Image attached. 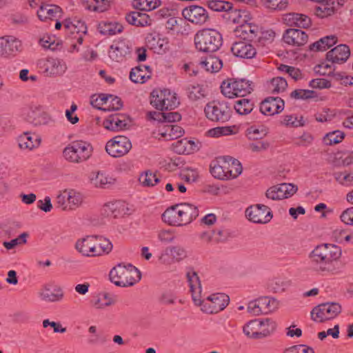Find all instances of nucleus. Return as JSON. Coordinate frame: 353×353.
<instances>
[{"label":"nucleus","instance_id":"obj_45","mask_svg":"<svg viewBox=\"0 0 353 353\" xmlns=\"http://www.w3.org/2000/svg\"><path fill=\"white\" fill-rule=\"evenodd\" d=\"M333 176L334 179L342 185H353V170L349 172H334Z\"/></svg>","mask_w":353,"mask_h":353},{"label":"nucleus","instance_id":"obj_28","mask_svg":"<svg viewBox=\"0 0 353 353\" xmlns=\"http://www.w3.org/2000/svg\"><path fill=\"white\" fill-rule=\"evenodd\" d=\"M283 21L288 26H296L301 28H307L311 24V20L307 16L294 12L284 14Z\"/></svg>","mask_w":353,"mask_h":353},{"label":"nucleus","instance_id":"obj_60","mask_svg":"<svg viewBox=\"0 0 353 353\" xmlns=\"http://www.w3.org/2000/svg\"><path fill=\"white\" fill-rule=\"evenodd\" d=\"M108 95L109 94L104 93L93 95L92 97L91 104L95 108L105 110L104 107L107 105Z\"/></svg>","mask_w":353,"mask_h":353},{"label":"nucleus","instance_id":"obj_5","mask_svg":"<svg viewBox=\"0 0 353 353\" xmlns=\"http://www.w3.org/2000/svg\"><path fill=\"white\" fill-rule=\"evenodd\" d=\"M92 148L85 141H75L68 145L63 151L64 159L71 163L85 161L91 155Z\"/></svg>","mask_w":353,"mask_h":353},{"label":"nucleus","instance_id":"obj_38","mask_svg":"<svg viewBox=\"0 0 353 353\" xmlns=\"http://www.w3.org/2000/svg\"><path fill=\"white\" fill-rule=\"evenodd\" d=\"M336 42L337 37L336 36H326L311 44L310 46V49L313 51H325L336 44Z\"/></svg>","mask_w":353,"mask_h":353},{"label":"nucleus","instance_id":"obj_3","mask_svg":"<svg viewBox=\"0 0 353 353\" xmlns=\"http://www.w3.org/2000/svg\"><path fill=\"white\" fill-rule=\"evenodd\" d=\"M196 48L204 52H214L222 46L223 39L219 32L214 29L204 28L194 35Z\"/></svg>","mask_w":353,"mask_h":353},{"label":"nucleus","instance_id":"obj_16","mask_svg":"<svg viewBox=\"0 0 353 353\" xmlns=\"http://www.w3.org/2000/svg\"><path fill=\"white\" fill-rule=\"evenodd\" d=\"M39 296L47 302H59L64 296V292L62 288L53 283L44 285L40 290Z\"/></svg>","mask_w":353,"mask_h":353},{"label":"nucleus","instance_id":"obj_33","mask_svg":"<svg viewBox=\"0 0 353 353\" xmlns=\"http://www.w3.org/2000/svg\"><path fill=\"white\" fill-rule=\"evenodd\" d=\"M150 66L139 65L132 68L130 72V79L136 83H143L150 77Z\"/></svg>","mask_w":353,"mask_h":353},{"label":"nucleus","instance_id":"obj_29","mask_svg":"<svg viewBox=\"0 0 353 353\" xmlns=\"http://www.w3.org/2000/svg\"><path fill=\"white\" fill-rule=\"evenodd\" d=\"M147 42L150 48L158 54L165 53L170 49L168 37H161L159 34H150L147 37Z\"/></svg>","mask_w":353,"mask_h":353},{"label":"nucleus","instance_id":"obj_50","mask_svg":"<svg viewBox=\"0 0 353 353\" xmlns=\"http://www.w3.org/2000/svg\"><path fill=\"white\" fill-rule=\"evenodd\" d=\"M112 243L105 238L98 237L96 241V255L101 256L103 254H108L112 250Z\"/></svg>","mask_w":353,"mask_h":353},{"label":"nucleus","instance_id":"obj_36","mask_svg":"<svg viewBox=\"0 0 353 353\" xmlns=\"http://www.w3.org/2000/svg\"><path fill=\"white\" fill-rule=\"evenodd\" d=\"M18 142L21 149L31 150L39 145L40 139L36 134L25 133L19 137Z\"/></svg>","mask_w":353,"mask_h":353},{"label":"nucleus","instance_id":"obj_15","mask_svg":"<svg viewBox=\"0 0 353 353\" xmlns=\"http://www.w3.org/2000/svg\"><path fill=\"white\" fill-rule=\"evenodd\" d=\"M131 52V46L128 41L119 40L110 46L109 57L116 62H122Z\"/></svg>","mask_w":353,"mask_h":353},{"label":"nucleus","instance_id":"obj_9","mask_svg":"<svg viewBox=\"0 0 353 353\" xmlns=\"http://www.w3.org/2000/svg\"><path fill=\"white\" fill-rule=\"evenodd\" d=\"M132 148L130 139L125 136H116L105 145V150L113 157H121L128 154Z\"/></svg>","mask_w":353,"mask_h":353},{"label":"nucleus","instance_id":"obj_17","mask_svg":"<svg viewBox=\"0 0 353 353\" xmlns=\"http://www.w3.org/2000/svg\"><path fill=\"white\" fill-rule=\"evenodd\" d=\"M186 277L189 283L192 298L195 306H201V300L200 298L201 284L197 273L193 268H189L186 271Z\"/></svg>","mask_w":353,"mask_h":353},{"label":"nucleus","instance_id":"obj_52","mask_svg":"<svg viewBox=\"0 0 353 353\" xmlns=\"http://www.w3.org/2000/svg\"><path fill=\"white\" fill-rule=\"evenodd\" d=\"M246 132L249 139L257 140L266 135L267 130L262 125H252L247 129Z\"/></svg>","mask_w":353,"mask_h":353},{"label":"nucleus","instance_id":"obj_10","mask_svg":"<svg viewBox=\"0 0 353 353\" xmlns=\"http://www.w3.org/2000/svg\"><path fill=\"white\" fill-rule=\"evenodd\" d=\"M22 50L21 41L14 36L0 37V56L3 58L14 57Z\"/></svg>","mask_w":353,"mask_h":353},{"label":"nucleus","instance_id":"obj_44","mask_svg":"<svg viewBox=\"0 0 353 353\" xmlns=\"http://www.w3.org/2000/svg\"><path fill=\"white\" fill-rule=\"evenodd\" d=\"M109 1L108 0H87L85 8L90 11L103 12L108 10Z\"/></svg>","mask_w":353,"mask_h":353},{"label":"nucleus","instance_id":"obj_40","mask_svg":"<svg viewBox=\"0 0 353 353\" xmlns=\"http://www.w3.org/2000/svg\"><path fill=\"white\" fill-rule=\"evenodd\" d=\"M254 102L246 98H241L234 101V108L239 115H247L250 114L254 108Z\"/></svg>","mask_w":353,"mask_h":353},{"label":"nucleus","instance_id":"obj_7","mask_svg":"<svg viewBox=\"0 0 353 353\" xmlns=\"http://www.w3.org/2000/svg\"><path fill=\"white\" fill-rule=\"evenodd\" d=\"M83 201V196L74 189H65L59 192L54 201L55 207L64 211L78 208Z\"/></svg>","mask_w":353,"mask_h":353},{"label":"nucleus","instance_id":"obj_27","mask_svg":"<svg viewBox=\"0 0 353 353\" xmlns=\"http://www.w3.org/2000/svg\"><path fill=\"white\" fill-rule=\"evenodd\" d=\"M283 307L281 301L272 296H261L250 301L248 304V309L272 308L277 309Z\"/></svg>","mask_w":353,"mask_h":353},{"label":"nucleus","instance_id":"obj_63","mask_svg":"<svg viewBox=\"0 0 353 353\" xmlns=\"http://www.w3.org/2000/svg\"><path fill=\"white\" fill-rule=\"evenodd\" d=\"M278 70L288 74L290 77L295 80L299 79L301 77V72L300 70L292 66L281 64L278 67Z\"/></svg>","mask_w":353,"mask_h":353},{"label":"nucleus","instance_id":"obj_55","mask_svg":"<svg viewBox=\"0 0 353 353\" xmlns=\"http://www.w3.org/2000/svg\"><path fill=\"white\" fill-rule=\"evenodd\" d=\"M228 162L230 164L229 174L230 179H235L239 176L242 172V165L241 163L232 157H227Z\"/></svg>","mask_w":353,"mask_h":353},{"label":"nucleus","instance_id":"obj_43","mask_svg":"<svg viewBox=\"0 0 353 353\" xmlns=\"http://www.w3.org/2000/svg\"><path fill=\"white\" fill-rule=\"evenodd\" d=\"M168 89L154 90L150 94V103L157 110H163V103Z\"/></svg>","mask_w":353,"mask_h":353},{"label":"nucleus","instance_id":"obj_19","mask_svg":"<svg viewBox=\"0 0 353 353\" xmlns=\"http://www.w3.org/2000/svg\"><path fill=\"white\" fill-rule=\"evenodd\" d=\"M234 33L244 41H256L259 34V28L256 24L247 23L245 21L235 28Z\"/></svg>","mask_w":353,"mask_h":353},{"label":"nucleus","instance_id":"obj_41","mask_svg":"<svg viewBox=\"0 0 353 353\" xmlns=\"http://www.w3.org/2000/svg\"><path fill=\"white\" fill-rule=\"evenodd\" d=\"M201 65L207 71L216 72L222 68L223 63L219 57L209 55L205 60L201 61Z\"/></svg>","mask_w":353,"mask_h":353},{"label":"nucleus","instance_id":"obj_13","mask_svg":"<svg viewBox=\"0 0 353 353\" xmlns=\"http://www.w3.org/2000/svg\"><path fill=\"white\" fill-rule=\"evenodd\" d=\"M40 68L43 70L46 76H61L67 69L65 63L57 58H48L41 60L39 63Z\"/></svg>","mask_w":353,"mask_h":353},{"label":"nucleus","instance_id":"obj_35","mask_svg":"<svg viewBox=\"0 0 353 353\" xmlns=\"http://www.w3.org/2000/svg\"><path fill=\"white\" fill-rule=\"evenodd\" d=\"M125 20L129 24L137 27H144L150 24L148 14L136 11L127 13Z\"/></svg>","mask_w":353,"mask_h":353},{"label":"nucleus","instance_id":"obj_47","mask_svg":"<svg viewBox=\"0 0 353 353\" xmlns=\"http://www.w3.org/2000/svg\"><path fill=\"white\" fill-rule=\"evenodd\" d=\"M281 123L288 127L297 128L304 125L305 121L302 116L294 114L285 115Z\"/></svg>","mask_w":353,"mask_h":353},{"label":"nucleus","instance_id":"obj_30","mask_svg":"<svg viewBox=\"0 0 353 353\" xmlns=\"http://www.w3.org/2000/svg\"><path fill=\"white\" fill-rule=\"evenodd\" d=\"M90 181L95 188H107L115 182V179L102 171L91 172Z\"/></svg>","mask_w":353,"mask_h":353},{"label":"nucleus","instance_id":"obj_31","mask_svg":"<svg viewBox=\"0 0 353 353\" xmlns=\"http://www.w3.org/2000/svg\"><path fill=\"white\" fill-rule=\"evenodd\" d=\"M61 12V8L53 4H42L37 10V16L41 21L52 20Z\"/></svg>","mask_w":353,"mask_h":353},{"label":"nucleus","instance_id":"obj_11","mask_svg":"<svg viewBox=\"0 0 353 353\" xmlns=\"http://www.w3.org/2000/svg\"><path fill=\"white\" fill-rule=\"evenodd\" d=\"M245 215L249 221L255 223H267L272 218L270 209L263 204H257L248 208Z\"/></svg>","mask_w":353,"mask_h":353},{"label":"nucleus","instance_id":"obj_26","mask_svg":"<svg viewBox=\"0 0 353 353\" xmlns=\"http://www.w3.org/2000/svg\"><path fill=\"white\" fill-rule=\"evenodd\" d=\"M231 51L236 57L248 59L254 57L256 54V48L245 41L234 43Z\"/></svg>","mask_w":353,"mask_h":353},{"label":"nucleus","instance_id":"obj_8","mask_svg":"<svg viewBox=\"0 0 353 353\" xmlns=\"http://www.w3.org/2000/svg\"><path fill=\"white\" fill-rule=\"evenodd\" d=\"M204 112L206 117L212 121L225 123L230 119L231 110L224 101H212L206 104Z\"/></svg>","mask_w":353,"mask_h":353},{"label":"nucleus","instance_id":"obj_23","mask_svg":"<svg viewBox=\"0 0 353 353\" xmlns=\"http://www.w3.org/2000/svg\"><path fill=\"white\" fill-rule=\"evenodd\" d=\"M230 297L225 293H214L201 301L204 307L214 309H225L230 303Z\"/></svg>","mask_w":353,"mask_h":353},{"label":"nucleus","instance_id":"obj_20","mask_svg":"<svg viewBox=\"0 0 353 353\" xmlns=\"http://www.w3.org/2000/svg\"><path fill=\"white\" fill-rule=\"evenodd\" d=\"M63 28L69 37L77 34H85L88 28L85 23L77 17L66 19L63 21Z\"/></svg>","mask_w":353,"mask_h":353},{"label":"nucleus","instance_id":"obj_54","mask_svg":"<svg viewBox=\"0 0 353 353\" xmlns=\"http://www.w3.org/2000/svg\"><path fill=\"white\" fill-rule=\"evenodd\" d=\"M288 86L285 79L280 77L273 78L270 84L269 89L273 93H279L285 90Z\"/></svg>","mask_w":353,"mask_h":353},{"label":"nucleus","instance_id":"obj_56","mask_svg":"<svg viewBox=\"0 0 353 353\" xmlns=\"http://www.w3.org/2000/svg\"><path fill=\"white\" fill-rule=\"evenodd\" d=\"M179 102L175 93H172L170 90H168L166 97L164 98L163 103V110H172L178 106Z\"/></svg>","mask_w":353,"mask_h":353},{"label":"nucleus","instance_id":"obj_58","mask_svg":"<svg viewBox=\"0 0 353 353\" xmlns=\"http://www.w3.org/2000/svg\"><path fill=\"white\" fill-rule=\"evenodd\" d=\"M315 96V92L310 90L297 89L290 93V97L296 100L308 99Z\"/></svg>","mask_w":353,"mask_h":353},{"label":"nucleus","instance_id":"obj_1","mask_svg":"<svg viewBox=\"0 0 353 353\" xmlns=\"http://www.w3.org/2000/svg\"><path fill=\"white\" fill-rule=\"evenodd\" d=\"M341 254V248L336 245H319L309 254V268L320 274L333 272L336 270L335 263L340 259Z\"/></svg>","mask_w":353,"mask_h":353},{"label":"nucleus","instance_id":"obj_59","mask_svg":"<svg viewBox=\"0 0 353 353\" xmlns=\"http://www.w3.org/2000/svg\"><path fill=\"white\" fill-rule=\"evenodd\" d=\"M140 181L145 186H154L160 181V179L155 173L148 171L141 176Z\"/></svg>","mask_w":353,"mask_h":353},{"label":"nucleus","instance_id":"obj_39","mask_svg":"<svg viewBox=\"0 0 353 353\" xmlns=\"http://www.w3.org/2000/svg\"><path fill=\"white\" fill-rule=\"evenodd\" d=\"M340 313L338 310H311V319L316 323H323L336 318Z\"/></svg>","mask_w":353,"mask_h":353},{"label":"nucleus","instance_id":"obj_53","mask_svg":"<svg viewBox=\"0 0 353 353\" xmlns=\"http://www.w3.org/2000/svg\"><path fill=\"white\" fill-rule=\"evenodd\" d=\"M210 9L216 12H226L232 8V3L221 0H210L208 3Z\"/></svg>","mask_w":353,"mask_h":353},{"label":"nucleus","instance_id":"obj_14","mask_svg":"<svg viewBox=\"0 0 353 353\" xmlns=\"http://www.w3.org/2000/svg\"><path fill=\"white\" fill-rule=\"evenodd\" d=\"M102 215L110 218H119L129 212L128 204L123 201H115L105 203L101 210Z\"/></svg>","mask_w":353,"mask_h":353},{"label":"nucleus","instance_id":"obj_61","mask_svg":"<svg viewBox=\"0 0 353 353\" xmlns=\"http://www.w3.org/2000/svg\"><path fill=\"white\" fill-rule=\"evenodd\" d=\"M122 107L123 102L119 97L112 94L108 95V101H107V105L104 107L105 110H119Z\"/></svg>","mask_w":353,"mask_h":353},{"label":"nucleus","instance_id":"obj_21","mask_svg":"<svg viewBox=\"0 0 353 353\" xmlns=\"http://www.w3.org/2000/svg\"><path fill=\"white\" fill-rule=\"evenodd\" d=\"M129 118L125 114H116L109 116L103 121V127L110 131L117 132L126 128Z\"/></svg>","mask_w":353,"mask_h":353},{"label":"nucleus","instance_id":"obj_32","mask_svg":"<svg viewBox=\"0 0 353 353\" xmlns=\"http://www.w3.org/2000/svg\"><path fill=\"white\" fill-rule=\"evenodd\" d=\"M172 146L173 150L178 154H189L198 150L197 144L186 138L174 142Z\"/></svg>","mask_w":353,"mask_h":353},{"label":"nucleus","instance_id":"obj_22","mask_svg":"<svg viewBox=\"0 0 353 353\" xmlns=\"http://www.w3.org/2000/svg\"><path fill=\"white\" fill-rule=\"evenodd\" d=\"M285 43L294 46H301L307 42V34L299 29H288L283 35Z\"/></svg>","mask_w":353,"mask_h":353},{"label":"nucleus","instance_id":"obj_18","mask_svg":"<svg viewBox=\"0 0 353 353\" xmlns=\"http://www.w3.org/2000/svg\"><path fill=\"white\" fill-rule=\"evenodd\" d=\"M284 101L280 97H268L260 105V111L265 115H274L284 109Z\"/></svg>","mask_w":353,"mask_h":353},{"label":"nucleus","instance_id":"obj_4","mask_svg":"<svg viewBox=\"0 0 353 353\" xmlns=\"http://www.w3.org/2000/svg\"><path fill=\"white\" fill-rule=\"evenodd\" d=\"M110 281L120 287H129L141 279L139 270L131 264H119L113 268L109 274Z\"/></svg>","mask_w":353,"mask_h":353},{"label":"nucleus","instance_id":"obj_46","mask_svg":"<svg viewBox=\"0 0 353 353\" xmlns=\"http://www.w3.org/2000/svg\"><path fill=\"white\" fill-rule=\"evenodd\" d=\"M274 186L282 199L292 196L298 190L297 186L292 183H281Z\"/></svg>","mask_w":353,"mask_h":353},{"label":"nucleus","instance_id":"obj_57","mask_svg":"<svg viewBox=\"0 0 353 353\" xmlns=\"http://www.w3.org/2000/svg\"><path fill=\"white\" fill-rule=\"evenodd\" d=\"M275 37V32L272 29L261 30L259 29V34L256 41L260 44L265 46L272 43Z\"/></svg>","mask_w":353,"mask_h":353},{"label":"nucleus","instance_id":"obj_24","mask_svg":"<svg viewBox=\"0 0 353 353\" xmlns=\"http://www.w3.org/2000/svg\"><path fill=\"white\" fill-rule=\"evenodd\" d=\"M98 237L94 236H88L85 238L78 240L75 248L77 251L86 256H96V241Z\"/></svg>","mask_w":353,"mask_h":353},{"label":"nucleus","instance_id":"obj_12","mask_svg":"<svg viewBox=\"0 0 353 353\" xmlns=\"http://www.w3.org/2000/svg\"><path fill=\"white\" fill-rule=\"evenodd\" d=\"M182 15L188 21L195 25H203L209 19L207 10L201 6H190L182 10Z\"/></svg>","mask_w":353,"mask_h":353},{"label":"nucleus","instance_id":"obj_34","mask_svg":"<svg viewBox=\"0 0 353 353\" xmlns=\"http://www.w3.org/2000/svg\"><path fill=\"white\" fill-rule=\"evenodd\" d=\"M188 97L191 101H199L205 98L208 90L203 85L198 83L189 84L185 88Z\"/></svg>","mask_w":353,"mask_h":353},{"label":"nucleus","instance_id":"obj_42","mask_svg":"<svg viewBox=\"0 0 353 353\" xmlns=\"http://www.w3.org/2000/svg\"><path fill=\"white\" fill-rule=\"evenodd\" d=\"M161 5V0H132V6L140 10L150 11Z\"/></svg>","mask_w":353,"mask_h":353},{"label":"nucleus","instance_id":"obj_64","mask_svg":"<svg viewBox=\"0 0 353 353\" xmlns=\"http://www.w3.org/2000/svg\"><path fill=\"white\" fill-rule=\"evenodd\" d=\"M169 248L170 254L172 255V259H174V263L181 261L186 257V251L183 247L176 245L169 246Z\"/></svg>","mask_w":353,"mask_h":353},{"label":"nucleus","instance_id":"obj_48","mask_svg":"<svg viewBox=\"0 0 353 353\" xmlns=\"http://www.w3.org/2000/svg\"><path fill=\"white\" fill-rule=\"evenodd\" d=\"M227 14H228V19L234 23L241 24L246 21L248 17L247 12L243 10L233 9L232 7L230 10H228Z\"/></svg>","mask_w":353,"mask_h":353},{"label":"nucleus","instance_id":"obj_51","mask_svg":"<svg viewBox=\"0 0 353 353\" xmlns=\"http://www.w3.org/2000/svg\"><path fill=\"white\" fill-rule=\"evenodd\" d=\"M184 134V130L178 125H168L165 127V132L162 134L169 139H176Z\"/></svg>","mask_w":353,"mask_h":353},{"label":"nucleus","instance_id":"obj_6","mask_svg":"<svg viewBox=\"0 0 353 353\" xmlns=\"http://www.w3.org/2000/svg\"><path fill=\"white\" fill-rule=\"evenodd\" d=\"M222 94L228 98L243 97L252 90V83L244 79H228L221 85Z\"/></svg>","mask_w":353,"mask_h":353},{"label":"nucleus","instance_id":"obj_37","mask_svg":"<svg viewBox=\"0 0 353 353\" xmlns=\"http://www.w3.org/2000/svg\"><path fill=\"white\" fill-rule=\"evenodd\" d=\"M123 30V26L116 21H102L99 24V30L103 35H115L121 33Z\"/></svg>","mask_w":353,"mask_h":353},{"label":"nucleus","instance_id":"obj_25","mask_svg":"<svg viewBox=\"0 0 353 353\" xmlns=\"http://www.w3.org/2000/svg\"><path fill=\"white\" fill-rule=\"evenodd\" d=\"M350 55L349 47L345 44H340L327 52V60L332 63L341 64L347 61Z\"/></svg>","mask_w":353,"mask_h":353},{"label":"nucleus","instance_id":"obj_62","mask_svg":"<svg viewBox=\"0 0 353 353\" xmlns=\"http://www.w3.org/2000/svg\"><path fill=\"white\" fill-rule=\"evenodd\" d=\"M157 239L161 243L168 244L173 242L175 236L172 230L163 229L157 232Z\"/></svg>","mask_w":353,"mask_h":353},{"label":"nucleus","instance_id":"obj_2","mask_svg":"<svg viewBox=\"0 0 353 353\" xmlns=\"http://www.w3.org/2000/svg\"><path fill=\"white\" fill-rule=\"evenodd\" d=\"M199 216L196 206L183 203L172 205L162 214L164 223L171 226H183L190 223Z\"/></svg>","mask_w":353,"mask_h":353},{"label":"nucleus","instance_id":"obj_49","mask_svg":"<svg viewBox=\"0 0 353 353\" xmlns=\"http://www.w3.org/2000/svg\"><path fill=\"white\" fill-rule=\"evenodd\" d=\"M345 137L344 132L340 130H334L325 135L323 141L327 145H332L341 143Z\"/></svg>","mask_w":353,"mask_h":353}]
</instances>
